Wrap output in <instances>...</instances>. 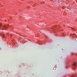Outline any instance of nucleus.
Instances as JSON below:
<instances>
[{
	"label": "nucleus",
	"mask_w": 77,
	"mask_h": 77,
	"mask_svg": "<svg viewBox=\"0 0 77 77\" xmlns=\"http://www.w3.org/2000/svg\"><path fill=\"white\" fill-rule=\"evenodd\" d=\"M9 24L7 25H4L2 26V29L3 30H7L8 29V28L9 27Z\"/></svg>",
	"instance_id": "nucleus-1"
},
{
	"label": "nucleus",
	"mask_w": 77,
	"mask_h": 77,
	"mask_svg": "<svg viewBox=\"0 0 77 77\" xmlns=\"http://www.w3.org/2000/svg\"><path fill=\"white\" fill-rule=\"evenodd\" d=\"M72 65L73 66V67H72L73 69L74 70L75 69V66H76V61H73V63L72 64Z\"/></svg>",
	"instance_id": "nucleus-2"
},
{
	"label": "nucleus",
	"mask_w": 77,
	"mask_h": 77,
	"mask_svg": "<svg viewBox=\"0 0 77 77\" xmlns=\"http://www.w3.org/2000/svg\"><path fill=\"white\" fill-rule=\"evenodd\" d=\"M1 35H2V37L3 38H5V34L3 33H1Z\"/></svg>",
	"instance_id": "nucleus-3"
},
{
	"label": "nucleus",
	"mask_w": 77,
	"mask_h": 77,
	"mask_svg": "<svg viewBox=\"0 0 77 77\" xmlns=\"http://www.w3.org/2000/svg\"><path fill=\"white\" fill-rule=\"evenodd\" d=\"M60 36H65V34L64 33H62V35H60Z\"/></svg>",
	"instance_id": "nucleus-4"
},
{
	"label": "nucleus",
	"mask_w": 77,
	"mask_h": 77,
	"mask_svg": "<svg viewBox=\"0 0 77 77\" xmlns=\"http://www.w3.org/2000/svg\"><path fill=\"white\" fill-rule=\"evenodd\" d=\"M70 77H76L75 76V75L74 74H72V75L70 76Z\"/></svg>",
	"instance_id": "nucleus-5"
},
{
	"label": "nucleus",
	"mask_w": 77,
	"mask_h": 77,
	"mask_svg": "<svg viewBox=\"0 0 77 77\" xmlns=\"http://www.w3.org/2000/svg\"><path fill=\"white\" fill-rule=\"evenodd\" d=\"M75 33H73L72 34V36H75Z\"/></svg>",
	"instance_id": "nucleus-6"
},
{
	"label": "nucleus",
	"mask_w": 77,
	"mask_h": 77,
	"mask_svg": "<svg viewBox=\"0 0 77 77\" xmlns=\"http://www.w3.org/2000/svg\"><path fill=\"white\" fill-rule=\"evenodd\" d=\"M2 23H0V27H2Z\"/></svg>",
	"instance_id": "nucleus-7"
},
{
	"label": "nucleus",
	"mask_w": 77,
	"mask_h": 77,
	"mask_svg": "<svg viewBox=\"0 0 77 77\" xmlns=\"http://www.w3.org/2000/svg\"><path fill=\"white\" fill-rule=\"evenodd\" d=\"M75 41H77V38H76L75 39Z\"/></svg>",
	"instance_id": "nucleus-8"
},
{
	"label": "nucleus",
	"mask_w": 77,
	"mask_h": 77,
	"mask_svg": "<svg viewBox=\"0 0 77 77\" xmlns=\"http://www.w3.org/2000/svg\"><path fill=\"white\" fill-rule=\"evenodd\" d=\"M56 69V68L54 67L53 68V69Z\"/></svg>",
	"instance_id": "nucleus-9"
},
{
	"label": "nucleus",
	"mask_w": 77,
	"mask_h": 77,
	"mask_svg": "<svg viewBox=\"0 0 77 77\" xmlns=\"http://www.w3.org/2000/svg\"><path fill=\"white\" fill-rule=\"evenodd\" d=\"M7 35H9V34L8 33V34H7Z\"/></svg>",
	"instance_id": "nucleus-10"
},
{
	"label": "nucleus",
	"mask_w": 77,
	"mask_h": 77,
	"mask_svg": "<svg viewBox=\"0 0 77 77\" xmlns=\"http://www.w3.org/2000/svg\"><path fill=\"white\" fill-rule=\"evenodd\" d=\"M10 36H12V34H10Z\"/></svg>",
	"instance_id": "nucleus-11"
},
{
	"label": "nucleus",
	"mask_w": 77,
	"mask_h": 77,
	"mask_svg": "<svg viewBox=\"0 0 77 77\" xmlns=\"http://www.w3.org/2000/svg\"><path fill=\"white\" fill-rule=\"evenodd\" d=\"M73 54H73V53H72V55H73Z\"/></svg>",
	"instance_id": "nucleus-12"
},
{
	"label": "nucleus",
	"mask_w": 77,
	"mask_h": 77,
	"mask_svg": "<svg viewBox=\"0 0 77 77\" xmlns=\"http://www.w3.org/2000/svg\"><path fill=\"white\" fill-rule=\"evenodd\" d=\"M26 69H28V68H26Z\"/></svg>",
	"instance_id": "nucleus-13"
},
{
	"label": "nucleus",
	"mask_w": 77,
	"mask_h": 77,
	"mask_svg": "<svg viewBox=\"0 0 77 77\" xmlns=\"http://www.w3.org/2000/svg\"><path fill=\"white\" fill-rule=\"evenodd\" d=\"M55 66H57V65H56Z\"/></svg>",
	"instance_id": "nucleus-14"
},
{
	"label": "nucleus",
	"mask_w": 77,
	"mask_h": 77,
	"mask_svg": "<svg viewBox=\"0 0 77 77\" xmlns=\"http://www.w3.org/2000/svg\"><path fill=\"white\" fill-rule=\"evenodd\" d=\"M26 67H27V65L26 66Z\"/></svg>",
	"instance_id": "nucleus-15"
},
{
	"label": "nucleus",
	"mask_w": 77,
	"mask_h": 77,
	"mask_svg": "<svg viewBox=\"0 0 77 77\" xmlns=\"http://www.w3.org/2000/svg\"><path fill=\"white\" fill-rule=\"evenodd\" d=\"M20 67H21V66H20Z\"/></svg>",
	"instance_id": "nucleus-16"
},
{
	"label": "nucleus",
	"mask_w": 77,
	"mask_h": 77,
	"mask_svg": "<svg viewBox=\"0 0 77 77\" xmlns=\"http://www.w3.org/2000/svg\"><path fill=\"white\" fill-rule=\"evenodd\" d=\"M20 67H21V66H20Z\"/></svg>",
	"instance_id": "nucleus-17"
},
{
	"label": "nucleus",
	"mask_w": 77,
	"mask_h": 77,
	"mask_svg": "<svg viewBox=\"0 0 77 77\" xmlns=\"http://www.w3.org/2000/svg\"><path fill=\"white\" fill-rule=\"evenodd\" d=\"M62 50H63V49H62Z\"/></svg>",
	"instance_id": "nucleus-18"
},
{
	"label": "nucleus",
	"mask_w": 77,
	"mask_h": 77,
	"mask_svg": "<svg viewBox=\"0 0 77 77\" xmlns=\"http://www.w3.org/2000/svg\"><path fill=\"white\" fill-rule=\"evenodd\" d=\"M71 36H72V35H71Z\"/></svg>",
	"instance_id": "nucleus-19"
}]
</instances>
